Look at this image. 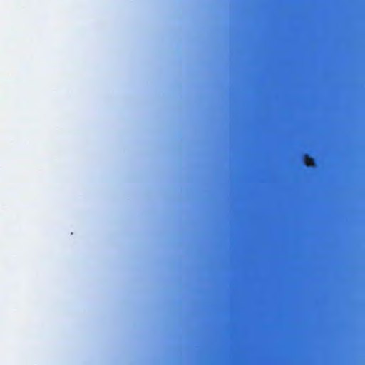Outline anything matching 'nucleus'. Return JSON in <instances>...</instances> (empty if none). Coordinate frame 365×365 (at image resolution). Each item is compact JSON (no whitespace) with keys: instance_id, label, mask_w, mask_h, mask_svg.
Listing matches in <instances>:
<instances>
[{"instance_id":"nucleus-1","label":"nucleus","mask_w":365,"mask_h":365,"mask_svg":"<svg viewBox=\"0 0 365 365\" xmlns=\"http://www.w3.org/2000/svg\"><path fill=\"white\" fill-rule=\"evenodd\" d=\"M304 164L307 168H314L315 166L314 159L309 154L304 157Z\"/></svg>"}]
</instances>
